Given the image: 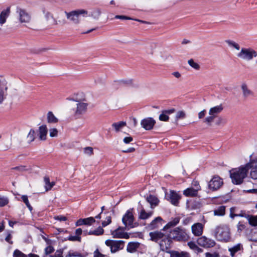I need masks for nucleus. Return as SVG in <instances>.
Here are the masks:
<instances>
[{"label": "nucleus", "mask_w": 257, "mask_h": 257, "mask_svg": "<svg viewBox=\"0 0 257 257\" xmlns=\"http://www.w3.org/2000/svg\"><path fill=\"white\" fill-rule=\"evenodd\" d=\"M149 236L151 240L156 242L159 241V245L161 250L166 252H170L172 240L168 238L167 234L161 231H156L150 232Z\"/></svg>", "instance_id": "f257e3e1"}, {"label": "nucleus", "mask_w": 257, "mask_h": 257, "mask_svg": "<svg viewBox=\"0 0 257 257\" xmlns=\"http://www.w3.org/2000/svg\"><path fill=\"white\" fill-rule=\"evenodd\" d=\"M251 167V163H248L244 166L232 169L230 171V176L232 182L235 184H240L246 177L248 171Z\"/></svg>", "instance_id": "f03ea898"}, {"label": "nucleus", "mask_w": 257, "mask_h": 257, "mask_svg": "<svg viewBox=\"0 0 257 257\" xmlns=\"http://www.w3.org/2000/svg\"><path fill=\"white\" fill-rule=\"evenodd\" d=\"M214 236L218 240L229 241L230 239V232L228 226L225 224L217 226L214 230Z\"/></svg>", "instance_id": "7ed1b4c3"}, {"label": "nucleus", "mask_w": 257, "mask_h": 257, "mask_svg": "<svg viewBox=\"0 0 257 257\" xmlns=\"http://www.w3.org/2000/svg\"><path fill=\"white\" fill-rule=\"evenodd\" d=\"M236 56L240 60L244 61H250L257 57V51L252 48H242L236 54Z\"/></svg>", "instance_id": "20e7f679"}, {"label": "nucleus", "mask_w": 257, "mask_h": 257, "mask_svg": "<svg viewBox=\"0 0 257 257\" xmlns=\"http://www.w3.org/2000/svg\"><path fill=\"white\" fill-rule=\"evenodd\" d=\"M134 209L132 208L126 211L122 218L123 224L125 228L129 229L137 226L138 224L134 222Z\"/></svg>", "instance_id": "39448f33"}, {"label": "nucleus", "mask_w": 257, "mask_h": 257, "mask_svg": "<svg viewBox=\"0 0 257 257\" xmlns=\"http://www.w3.org/2000/svg\"><path fill=\"white\" fill-rule=\"evenodd\" d=\"M167 236L171 240L173 239L177 241H182L186 240L188 238V236L185 231L179 228H176L170 231V233L167 234Z\"/></svg>", "instance_id": "423d86ee"}, {"label": "nucleus", "mask_w": 257, "mask_h": 257, "mask_svg": "<svg viewBox=\"0 0 257 257\" xmlns=\"http://www.w3.org/2000/svg\"><path fill=\"white\" fill-rule=\"evenodd\" d=\"M105 244L110 247L112 253H114L122 249L124 246V241L122 240H115L107 239L105 241Z\"/></svg>", "instance_id": "0eeeda50"}, {"label": "nucleus", "mask_w": 257, "mask_h": 257, "mask_svg": "<svg viewBox=\"0 0 257 257\" xmlns=\"http://www.w3.org/2000/svg\"><path fill=\"white\" fill-rule=\"evenodd\" d=\"M16 13L20 23H29L31 21V16L26 10L17 8L16 10Z\"/></svg>", "instance_id": "6e6552de"}, {"label": "nucleus", "mask_w": 257, "mask_h": 257, "mask_svg": "<svg viewBox=\"0 0 257 257\" xmlns=\"http://www.w3.org/2000/svg\"><path fill=\"white\" fill-rule=\"evenodd\" d=\"M222 179L218 176H214L209 181L208 186L210 190L216 191L219 189L223 185Z\"/></svg>", "instance_id": "1a4fd4ad"}, {"label": "nucleus", "mask_w": 257, "mask_h": 257, "mask_svg": "<svg viewBox=\"0 0 257 257\" xmlns=\"http://www.w3.org/2000/svg\"><path fill=\"white\" fill-rule=\"evenodd\" d=\"M88 104L85 102H80L76 103V107L74 111L76 116H80L85 113L88 108Z\"/></svg>", "instance_id": "9d476101"}, {"label": "nucleus", "mask_w": 257, "mask_h": 257, "mask_svg": "<svg viewBox=\"0 0 257 257\" xmlns=\"http://www.w3.org/2000/svg\"><path fill=\"white\" fill-rule=\"evenodd\" d=\"M198 244L204 247L209 248L213 247L215 245L214 240L208 238L205 236H201L197 239Z\"/></svg>", "instance_id": "9b49d317"}, {"label": "nucleus", "mask_w": 257, "mask_h": 257, "mask_svg": "<svg viewBox=\"0 0 257 257\" xmlns=\"http://www.w3.org/2000/svg\"><path fill=\"white\" fill-rule=\"evenodd\" d=\"M156 123L155 120L152 117H146L141 121V125L146 131L151 130Z\"/></svg>", "instance_id": "f8f14e48"}, {"label": "nucleus", "mask_w": 257, "mask_h": 257, "mask_svg": "<svg viewBox=\"0 0 257 257\" xmlns=\"http://www.w3.org/2000/svg\"><path fill=\"white\" fill-rule=\"evenodd\" d=\"M8 86L5 80H0V104H2L8 95Z\"/></svg>", "instance_id": "ddd939ff"}, {"label": "nucleus", "mask_w": 257, "mask_h": 257, "mask_svg": "<svg viewBox=\"0 0 257 257\" xmlns=\"http://www.w3.org/2000/svg\"><path fill=\"white\" fill-rule=\"evenodd\" d=\"M123 227H119L114 230L111 231V234L114 238L128 239L130 235L126 232H124Z\"/></svg>", "instance_id": "4468645a"}, {"label": "nucleus", "mask_w": 257, "mask_h": 257, "mask_svg": "<svg viewBox=\"0 0 257 257\" xmlns=\"http://www.w3.org/2000/svg\"><path fill=\"white\" fill-rule=\"evenodd\" d=\"M162 221L163 219L161 217H157L147 225L146 228L149 230L158 229L162 226Z\"/></svg>", "instance_id": "2eb2a0df"}, {"label": "nucleus", "mask_w": 257, "mask_h": 257, "mask_svg": "<svg viewBox=\"0 0 257 257\" xmlns=\"http://www.w3.org/2000/svg\"><path fill=\"white\" fill-rule=\"evenodd\" d=\"M204 225L201 223H195L191 226V231L194 236H199L203 233Z\"/></svg>", "instance_id": "dca6fc26"}, {"label": "nucleus", "mask_w": 257, "mask_h": 257, "mask_svg": "<svg viewBox=\"0 0 257 257\" xmlns=\"http://www.w3.org/2000/svg\"><path fill=\"white\" fill-rule=\"evenodd\" d=\"M48 128L46 124H43L39 127L38 131V136L41 141L47 140Z\"/></svg>", "instance_id": "f3484780"}, {"label": "nucleus", "mask_w": 257, "mask_h": 257, "mask_svg": "<svg viewBox=\"0 0 257 257\" xmlns=\"http://www.w3.org/2000/svg\"><path fill=\"white\" fill-rule=\"evenodd\" d=\"M68 100L80 103V102H85L86 101L85 94L82 92H79L74 94L71 98H68Z\"/></svg>", "instance_id": "a211bd4d"}, {"label": "nucleus", "mask_w": 257, "mask_h": 257, "mask_svg": "<svg viewBox=\"0 0 257 257\" xmlns=\"http://www.w3.org/2000/svg\"><path fill=\"white\" fill-rule=\"evenodd\" d=\"M241 89L244 98H247L254 96V93L248 88L246 84L242 83L241 85Z\"/></svg>", "instance_id": "6ab92c4d"}, {"label": "nucleus", "mask_w": 257, "mask_h": 257, "mask_svg": "<svg viewBox=\"0 0 257 257\" xmlns=\"http://www.w3.org/2000/svg\"><path fill=\"white\" fill-rule=\"evenodd\" d=\"M243 246L241 243H238L235 245L228 248V250L230 252V255L231 257H234L235 254L243 251Z\"/></svg>", "instance_id": "aec40b11"}, {"label": "nucleus", "mask_w": 257, "mask_h": 257, "mask_svg": "<svg viewBox=\"0 0 257 257\" xmlns=\"http://www.w3.org/2000/svg\"><path fill=\"white\" fill-rule=\"evenodd\" d=\"M43 14L44 15L42 19V22L44 24H48L50 22L54 20L53 15L49 11L45 9H43Z\"/></svg>", "instance_id": "412c9836"}, {"label": "nucleus", "mask_w": 257, "mask_h": 257, "mask_svg": "<svg viewBox=\"0 0 257 257\" xmlns=\"http://www.w3.org/2000/svg\"><path fill=\"white\" fill-rule=\"evenodd\" d=\"M169 197V200L172 204L174 205H178L180 196L176 192L170 191Z\"/></svg>", "instance_id": "4be33fe9"}, {"label": "nucleus", "mask_w": 257, "mask_h": 257, "mask_svg": "<svg viewBox=\"0 0 257 257\" xmlns=\"http://www.w3.org/2000/svg\"><path fill=\"white\" fill-rule=\"evenodd\" d=\"M223 109V107L222 104L215 106L210 108L208 113L209 115H213L215 117L216 115L220 113Z\"/></svg>", "instance_id": "5701e85b"}, {"label": "nucleus", "mask_w": 257, "mask_h": 257, "mask_svg": "<svg viewBox=\"0 0 257 257\" xmlns=\"http://www.w3.org/2000/svg\"><path fill=\"white\" fill-rule=\"evenodd\" d=\"M174 111L175 110L174 109L163 111L162 113L159 115V120L164 121H168L169 119L168 115L173 113Z\"/></svg>", "instance_id": "b1692460"}, {"label": "nucleus", "mask_w": 257, "mask_h": 257, "mask_svg": "<svg viewBox=\"0 0 257 257\" xmlns=\"http://www.w3.org/2000/svg\"><path fill=\"white\" fill-rule=\"evenodd\" d=\"M65 14L66 15L67 18L70 19L74 23L78 24L79 23V16L75 11L70 13L65 12Z\"/></svg>", "instance_id": "393cba45"}, {"label": "nucleus", "mask_w": 257, "mask_h": 257, "mask_svg": "<svg viewBox=\"0 0 257 257\" xmlns=\"http://www.w3.org/2000/svg\"><path fill=\"white\" fill-rule=\"evenodd\" d=\"M249 163H251V167L249 169H251L250 172V177L254 180L257 179V163L253 165V161H251Z\"/></svg>", "instance_id": "a878e982"}, {"label": "nucleus", "mask_w": 257, "mask_h": 257, "mask_svg": "<svg viewBox=\"0 0 257 257\" xmlns=\"http://www.w3.org/2000/svg\"><path fill=\"white\" fill-rule=\"evenodd\" d=\"M153 212H147L144 208H142L139 215V219L146 220L150 218L153 215Z\"/></svg>", "instance_id": "bb28decb"}, {"label": "nucleus", "mask_w": 257, "mask_h": 257, "mask_svg": "<svg viewBox=\"0 0 257 257\" xmlns=\"http://www.w3.org/2000/svg\"><path fill=\"white\" fill-rule=\"evenodd\" d=\"M47 121L49 123L54 124L58 122V118L52 111H49L47 114Z\"/></svg>", "instance_id": "cd10ccee"}, {"label": "nucleus", "mask_w": 257, "mask_h": 257, "mask_svg": "<svg viewBox=\"0 0 257 257\" xmlns=\"http://www.w3.org/2000/svg\"><path fill=\"white\" fill-rule=\"evenodd\" d=\"M10 14V9H7L2 12L0 14V25H2L4 24L6 21V19L8 18Z\"/></svg>", "instance_id": "c85d7f7f"}, {"label": "nucleus", "mask_w": 257, "mask_h": 257, "mask_svg": "<svg viewBox=\"0 0 257 257\" xmlns=\"http://www.w3.org/2000/svg\"><path fill=\"white\" fill-rule=\"evenodd\" d=\"M198 191L193 188L192 187L188 188L183 191L184 195L187 197H193L196 196L198 193Z\"/></svg>", "instance_id": "c756f323"}, {"label": "nucleus", "mask_w": 257, "mask_h": 257, "mask_svg": "<svg viewBox=\"0 0 257 257\" xmlns=\"http://www.w3.org/2000/svg\"><path fill=\"white\" fill-rule=\"evenodd\" d=\"M147 201L151 204V207L153 208L154 206H156L158 205L159 203L158 199L155 196L153 195H149L147 198Z\"/></svg>", "instance_id": "7c9ffc66"}, {"label": "nucleus", "mask_w": 257, "mask_h": 257, "mask_svg": "<svg viewBox=\"0 0 257 257\" xmlns=\"http://www.w3.org/2000/svg\"><path fill=\"white\" fill-rule=\"evenodd\" d=\"M246 218L247 219L249 224L253 226H257V216L247 215L246 216Z\"/></svg>", "instance_id": "2f4dec72"}, {"label": "nucleus", "mask_w": 257, "mask_h": 257, "mask_svg": "<svg viewBox=\"0 0 257 257\" xmlns=\"http://www.w3.org/2000/svg\"><path fill=\"white\" fill-rule=\"evenodd\" d=\"M44 181L45 184V187L46 191L50 190L55 184V182H50V179L48 177H45Z\"/></svg>", "instance_id": "473e14b6"}, {"label": "nucleus", "mask_w": 257, "mask_h": 257, "mask_svg": "<svg viewBox=\"0 0 257 257\" xmlns=\"http://www.w3.org/2000/svg\"><path fill=\"white\" fill-rule=\"evenodd\" d=\"M179 222V218L176 217L169 222L163 228V230L167 229L176 225Z\"/></svg>", "instance_id": "72a5a7b5"}, {"label": "nucleus", "mask_w": 257, "mask_h": 257, "mask_svg": "<svg viewBox=\"0 0 257 257\" xmlns=\"http://www.w3.org/2000/svg\"><path fill=\"white\" fill-rule=\"evenodd\" d=\"M214 215L215 216H223L225 213V208L224 206H221L213 211Z\"/></svg>", "instance_id": "f704fd0d"}, {"label": "nucleus", "mask_w": 257, "mask_h": 257, "mask_svg": "<svg viewBox=\"0 0 257 257\" xmlns=\"http://www.w3.org/2000/svg\"><path fill=\"white\" fill-rule=\"evenodd\" d=\"M126 125V123L124 121H119L113 123L112 126L115 129L116 132L119 131L123 126Z\"/></svg>", "instance_id": "c9c22d12"}, {"label": "nucleus", "mask_w": 257, "mask_h": 257, "mask_svg": "<svg viewBox=\"0 0 257 257\" xmlns=\"http://www.w3.org/2000/svg\"><path fill=\"white\" fill-rule=\"evenodd\" d=\"M225 42L229 47L234 48L237 51L240 50L241 49L239 45L234 41L228 40H226Z\"/></svg>", "instance_id": "e433bc0d"}, {"label": "nucleus", "mask_w": 257, "mask_h": 257, "mask_svg": "<svg viewBox=\"0 0 257 257\" xmlns=\"http://www.w3.org/2000/svg\"><path fill=\"white\" fill-rule=\"evenodd\" d=\"M104 230L103 229L99 226L96 229L94 230H90L88 232V234L89 235H100L103 233Z\"/></svg>", "instance_id": "4c0bfd02"}, {"label": "nucleus", "mask_w": 257, "mask_h": 257, "mask_svg": "<svg viewBox=\"0 0 257 257\" xmlns=\"http://www.w3.org/2000/svg\"><path fill=\"white\" fill-rule=\"evenodd\" d=\"M35 139V132L34 130H30L29 133L27 136L28 142L30 143L34 141Z\"/></svg>", "instance_id": "58836bf2"}, {"label": "nucleus", "mask_w": 257, "mask_h": 257, "mask_svg": "<svg viewBox=\"0 0 257 257\" xmlns=\"http://www.w3.org/2000/svg\"><path fill=\"white\" fill-rule=\"evenodd\" d=\"M138 247V245L136 243H129L127 246V250L130 252H134L136 250Z\"/></svg>", "instance_id": "ea45409f"}, {"label": "nucleus", "mask_w": 257, "mask_h": 257, "mask_svg": "<svg viewBox=\"0 0 257 257\" xmlns=\"http://www.w3.org/2000/svg\"><path fill=\"white\" fill-rule=\"evenodd\" d=\"M186 114L184 111H178L175 116L176 120H178L179 119H184L186 117Z\"/></svg>", "instance_id": "a19ab883"}, {"label": "nucleus", "mask_w": 257, "mask_h": 257, "mask_svg": "<svg viewBox=\"0 0 257 257\" xmlns=\"http://www.w3.org/2000/svg\"><path fill=\"white\" fill-rule=\"evenodd\" d=\"M188 63L191 67L195 70H198L200 69V65L197 63L194 62L193 59L189 60Z\"/></svg>", "instance_id": "79ce46f5"}, {"label": "nucleus", "mask_w": 257, "mask_h": 257, "mask_svg": "<svg viewBox=\"0 0 257 257\" xmlns=\"http://www.w3.org/2000/svg\"><path fill=\"white\" fill-rule=\"evenodd\" d=\"M216 117L213 115H209V116L206 117L204 120V122L207 123L208 125H211V123L214 121Z\"/></svg>", "instance_id": "37998d69"}, {"label": "nucleus", "mask_w": 257, "mask_h": 257, "mask_svg": "<svg viewBox=\"0 0 257 257\" xmlns=\"http://www.w3.org/2000/svg\"><path fill=\"white\" fill-rule=\"evenodd\" d=\"M188 245L189 247L194 250L201 251V249L193 241H190L188 242Z\"/></svg>", "instance_id": "c03bdc74"}, {"label": "nucleus", "mask_w": 257, "mask_h": 257, "mask_svg": "<svg viewBox=\"0 0 257 257\" xmlns=\"http://www.w3.org/2000/svg\"><path fill=\"white\" fill-rule=\"evenodd\" d=\"M58 135V131L56 128H51L49 130V136L51 138L57 137Z\"/></svg>", "instance_id": "a18cd8bd"}, {"label": "nucleus", "mask_w": 257, "mask_h": 257, "mask_svg": "<svg viewBox=\"0 0 257 257\" xmlns=\"http://www.w3.org/2000/svg\"><path fill=\"white\" fill-rule=\"evenodd\" d=\"M111 222V217L110 215L106 216L105 219L102 222V227H105Z\"/></svg>", "instance_id": "49530a36"}, {"label": "nucleus", "mask_w": 257, "mask_h": 257, "mask_svg": "<svg viewBox=\"0 0 257 257\" xmlns=\"http://www.w3.org/2000/svg\"><path fill=\"white\" fill-rule=\"evenodd\" d=\"M246 228V225L242 222L239 221L237 224V230L238 232H241Z\"/></svg>", "instance_id": "de8ad7c7"}, {"label": "nucleus", "mask_w": 257, "mask_h": 257, "mask_svg": "<svg viewBox=\"0 0 257 257\" xmlns=\"http://www.w3.org/2000/svg\"><path fill=\"white\" fill-rule=\"evenodd\" d=\"M84 153L88 156H91L93 154V149L90 147H85L84 148Z\"/></svg>", "instance_id": "09e8293b"}, {"label": "nucleus", "mask_w": 257, "mask_h": 257, "mask_svg": "<svg viewBox=\"0 0 257 257\" xmlns=\"http://www.w3.org/2000/svg\"><path fill=\"white\" fill-rule=\"evenodd\" d=\"M95 221L94 218L92 217L84 218V224L90 225Z\"/></svg>", "instance_id": "8fccbe9b"}, {"label": "nucleus", "mask_w": 257, "mask_h": 257, "mask_svg": "<svg viewBox=\"0 0 257 257\" xmlns=\"http://www.w3.org/2000/svg\"><path fill=\"white\" fill-rule=\"evenodd\" d=\"M237 210L235 207H231L230 209V214L229 216L231 218H234V217L237 216Z\"/></svg>", "instance_id": "3c124183"}, {"label": "nucleus", "mask_w": 257, "mask_h": 257, "mask_svg": "<svg viewBox=\"0 0 257 257\" xmlns=\"http://www.w3.org/2000/svg\"><path fill=\"white\" fill-rule=\"evenodd\" d=\"M9 202V200L6 197H0V207L6 205Z\"/></svg>", "instance_id": "603ef678"}, {"label": "nucleus", "mask_w": 257, "mask_h": 257, "mask_svg": "<svg viewBox=\"0 0 257 257\" xmlns=\"http://www.w3.org/2000/svg\"><path fill=\"white\" fill-rule=\"evenodd\" d=\"M14 257H27L26 255L21 252L20 250H16L14 253Z\"/></svg>", "instance_id": "864d4df0"}, {"label": "nucleus", "mask_w": 257, "mask_h": 257, "mask_svg": "<svg viewBox=\"0 0 257 257\" xmlns=\"http://www.w3.org/2000/svg\"><path fill=\"white\" fill-rule=\"evenodd\" d=\"M192 185V186L193 187L192 188L195 189L197 191H198L199 190H200L201 187L199 185V182L197 181H193Z\"/></svg>", "instance_id": "5fc2aeb1"}, {"label": "nucleus", "mask_w": 257, "mask_h": 257, "mask_svg": "<svg viewBox=\"0 0 257 257\" xmlns=\"http://www.w3.org/2000/svg\"><path fill=\"white\" fill-rule=\"evenodd\" d=\"M100 15V12L99 10L94 11L90 15L91 17H93L95 19H97Z\"/></svg>", "instance_id": "6e6d98bb"}, {"label": "nucleus", "mask_w": 257, "mask_h": 257, "mask_svg": "<svg viewBox=\"0 0 257 257\" xmlns=\"http://www.w3.org/2000/svg\"><path fill=\"white\" fill-rule=\"evenodd\" d=\"M119 83L121 84H125L126 85H131L133 84V80L131 79L129 80H120Z\"/></svg>", "instance_id": "4d7b16f0"}, {"label": "nucleus", "mask_w": 257, "mask_h": 257, "mask_svg": "<svg viewBox=\"0 0 257 257\" xmlns=\"http://www.w3.org/2000/svg\"><path fill=\"white\" fill-rule=\"evenodd\" d=\"M54 250V249L52 246H47L45 249V252L46 254H49L52 252H53Z\"/></svg>", "instance_id": "13d9d810"}, {"label": "nucleus", "mask_w": 257, "mask_h": 257, "mask_svg": "<svg viewBox=\"0 0 257 257\" xmlns=\"http://www.w3.org/2000/svg\"><path fill=\"white\" fill-rule=\"evenodd\" d=\"M55 220H59L60 221H66L67 218L66 217L62 215L55 216L54 217Z\"/></svg>", "instance_id": "bf43d9fd"}, {"label": "nucleus", "mask_w": 257, "mask_h": 257, "mask_svg": "<svg viewBox=\"0 0 257 257\" xmlns=\"http://www.w3.org/2000/svg\"><path fill=\"white\" fill-rule=\"evenodd\" d=\"M68 239L69 240H71V241H81V237L80 236H76V235H75V236H69L68 237Z\"/></svg>", "instance_id": "052dcab7"}, {"label": "nucleus", "mask_w": 257, "mask_h": 257, "mask_svg": "<svg viewBox=\"0 0 257 257\" xmlns=\"http://www.w3.org/2000/svg\"><path fill=\"white\" fill-rule=\"evenodd\" d=\"M94 257H106V255L100 253L98 249L94 252Z\"/></svg>", "instance_id": "680f3d73"}, {"label": "nucleus", "mask_w": 257, "mask_h": 257, "mask_svg": "<svg viewBox=\"0 0 257 257\" xmlns=\"http://www.w3.org/2000/svg\"><path fill=\"white\" fill-rule=\"evenodd\" d=\"M80 254L77 252L69 251L67 256L73 257V256H80Z\"/></svg>", "instance_id": "e2e57ef3"}, {"label": "nucleus", "mask_w": 257, "mask_h": 257, "mask_svg": "<svg viewBox=\"0 0 257 257\" xmlns=\"http://www.w3.org/2000/svg\"><path fill=\"white\" fill-rule=\"evenodd\" d=\"M50 257H63L62 251L60 250H57L54 255H51Z\"/></svg>", "instance_id": "0e129e2a"}, {"label": "nucleus", "mask_w": 257, "mask_h": 257, "mask_svg": "<svg viewBox=\"0 0 257 257\" xmlns=\"http://www.w3.org/2000/svg\"><path fill=\"white\" fill-rule=\"evenodd\" d=\"M206 257H219V255L218 253L216 252H214L213 253H211L209 252L205 253Z\"/></svg>", "instance_id": "69168bd1"}, {"label": "nucleus", "mask_w": 257, "mask_h": 257, "mask_svg": "<svg viewBox=\"0 0 257 257\" xmlns=\"http://www.w3.org/2000/svg\"><path fill=\"white\" fill-rule=\"evenodd\" d=\"M254 234H256V236H254L252 235L251 237L250 238V240L252 241L256 242L257 241V229H255L254 231L253 232Z\"/></svg>", "instance_id": "338daca9"}, {"label": "nucleus", "mask_w": 257, "mask_h": 257, "mask_svg": "<svg viewBox=\"0 0 257 257\" xmlns=\"http://www.w3.org/2000/svg\"><path fill=\"white\" fill-rule=\"evenodd\" d=\"M133 138L131 137H126L123 139V142L125 144H129L133 141Z\"/></svg>", "instance_id": "774afa93"}]
</instances>
